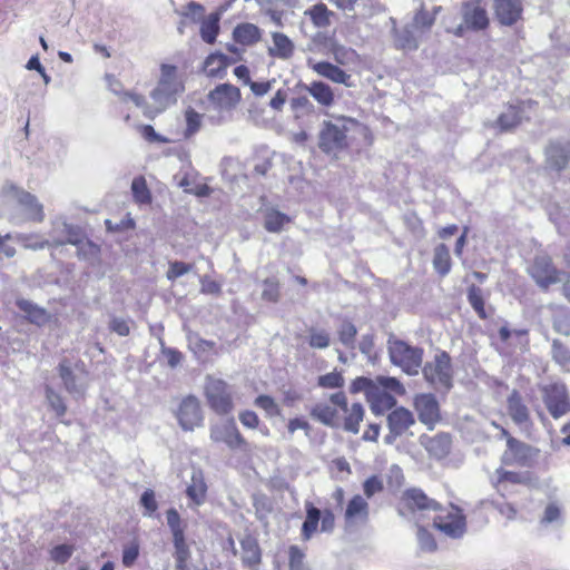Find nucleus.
Here are the masks:
<instances>
[{
    "label": "nucleus",
    "instance_id": "obj_6",
    "mask_svg": "<svg viewBox=\"0 0 570 570\" xmlns=\"http://www.w3.org/2000/svg\"><path fill=\"white\" fill-rule=\"evenodd\" d=\"M438 509L439 503L419 488L404 490L396 502L397 513L405 519H415L419 514Z\"/></svg>",
    "mask_w": 570,
    "mask_h": 570
},
{
    "label": "nucleus",
    "instance_id": "obj_20",
    "mask_svg": "<svg viewBox=\"0 0 570 570\" xmlns=\"http://www.w3.org/2000/svg\"><path fill=\"white\" fill-rule=\"evenodd\" d=\"M483 0H470L463 4L462 18L468 29L473 31L485 30L489 27V17Z\"/></svg>",
    "mask_w": 570,
    "mask_h": 570
},
{
    "label": "nucleus",
    "instance_id": "obj_55",
    "mask_svg": "<svg viewBox=\"0 0 570 570\" xmlns=\"http://www.w3.org/2000/svg\"><path fill=\"white\" fill-rule=\"evenodd\" d=\"M73 550L71 544H58L50 550V558L56 563L63 564L71 558Z\"/></svg>",
    "mask_w": 570,
    "mask_h": 570
},
{
    "label": "nucleus",
    "instance_id": "obj_16",
    "mask_svg": "<svg viewBox=\"0 0 570 570\" xmlns=\"http://www.w3.org/2000/svg\"><path fill=\"white\" fill-rule=\"evenodd\" d=\"M210 439L214 442L225 443L230 450L240 449L243 451H249L248 442L240 434L234 420L222 425L212 426Z\"/></svg>",
    "mask_w": 570,
    "mask_h": 570
},
{
    "label": "nucleus",
    "instance_id": "obj_32",
    "mask_svg": "<svg viewBox=\"0 0 570 570\" xmlns=\"http://www.w3.org/2000/svg\"><path fill=\"white\" fill-rule=\"evenodd\" d=\"M233 37L242 46H253L261 40L262 32L257 26L244 22L235 27Z\"/></svg>",
    "mask_w": 570,
    "mask_h": 570
},
{
    "label": "nucleus",
    "instance_id": "obj_24",
    "mask_svg": "<svg viewBox=\"0 0 570 570\" xmlns=\"http://www.w3.org/2000/svg\"><path fill=\"white\" fill-rule=\"evenodd\" d=\"M9 191L12 194V197L18 202V204H20L26 209L29 219L38 223L43 220L45 214L42 205L32 194L18 189L13 186L9 188Z\"/></svg>",
    "mask_w": 570,
    "mask_h": 570
},
{
    "label": "nucleus",
    "instance_id": "obj_17",
    "mask_svg": "<svg viewBox=\"0 0 570 570\" xmlns=\"http://www.w3.org/2000/svg\"><path fill=\"white\" fill-rule=\"evenodd\" d=\"M343 520L345 528L365 525L370 520V504L361 494H354L346 503Z\"/></svg>",
    "mask_w": 570,
    "mask_h": 570
},
{
    "label": "nucleus",
    "instance_id": "obj_25",
    "mask_svg": "<svg viewBox=\"0 0 570 570\" xmlns=\"http://www.w3.org/2000/svg\"><path fill=\"white\" fill-rule=\"evenodd\" d=\"M507 410L512 421L519 425H532L528 406L518 390H513L507 400Z\"/></svg>",
    "mask_w": 570,
    "mask_h": 570
},
{
    "label": "nucleus",
    "instance_id": "obj_2",
    "mask_svg": "<svg viewBox=\"0 0 570 570\" xmlns=\"http://www.w3.org/2000/svg\"><path fill=\"white\" fill-rule=\"evenodd\" d=\"M184 91V85L178 79L177 67L163 63L157 86L150 92L154 100V112L159 114L177 102V96Z\"/></svg>",
    "mask_w": 570,
    "mask_h": 570
},
{
    "label": "nucleus",
    "instance_id": "obj_5",
    "mask_svg": "<svg viewBox=\"0 0 570 570\" xmlns=\"http://www.w3.org/2000/svg\"><path fill=\"white\" fill-rule=\"evenodd\" d=\"M500 432L501 438L507 441V449L502 453L501 463L507 466H532L539 450L515 439L502 426L500 428Z\"/></svg>",
    "mask_w": 570,
    "mask_h": 570
},
{
    "label": "nucleus",
    "instance_id": "obj_50",
    "mask_svg": "<svg viewBox=\"0 0 570 570\" xmlns=\"http://www.w3.org/2000/svg\"><path fill=\"white\" fill-rule=\"evenodd\" d=\"M186 129L185 137L194 136L202 127V115L196 110L189 108L185 111Z\"/></svg>",
    "mask_w": 570,
    "mask_h": 570
},
{
    "label": "nucleus",
    "instance_id": "obj_22",
    "mask_svg": "<svg viewBox=\"0 0 570 570\" xmlns=\"http://www.w3.org/2000/svg\"><path fill=\"white\" fill-rule=\"evenodd\" d=\"M493 10L500 24L513 26L522 18V0H493Z\"/></svg>",
    "mask_w": 570,
    "mask_h": 570
},
{
    "label": "nucleus",
    "instance_id": "obj_33",
    "mask_svg": "<svg viewBox=\"0 0 570 570\" xmlns=\"http://www.w3.org/2000/svg\"><path fill=\"white\" fill-rule=\"evenodd\" d=\"M273 47L268 49V53L272 57L279 59H289L294 53V43L292 40L282 32H273Z\"/></svg>",
    "mask_w": 570,
    "mask_h": 570
},
{
    "label": "nucleus",
    "instance_id": "obj_48",
    "mask_svg": "<svg viewBox=\"0 0 570 570\" xmlns=\"http://www.w3.org/2000/svg\"><path fill=\"white\" fill-rule=\"evenodd\" d=\"M345 380L341 372L333 371L318 376L317 385L323 389H341L344 386Z\"/></svg>",
    "mask_w": 570,
    "mask_h": 570
},
{
    "label": "nucleus",
    "instance_id": "obj_10",
    "mask_svg": "<svg viewBox=\"0 0 570 570\" xmlns=\"http://www.w3.org/2000/svg\"><path fill=\"white\" fill-rule=\"evenodd\" d=\"M348 128L345 124L338 125L332 121H324L318 134V147L326 154L335 158L338 154L350 147L347 138Z\"/></svg>",
    "mask_w": 570,
    "mask_h": 570
},
{
    "label": "nucleus",
    "instance_id": "obj_42",
    "mask_svg": "<svg viewBox=\"0 0 570 570\" xmlns=\"http://www.w3.org/2000/svg\"><path fill=\"white\" fill-rule=\"evenodd\" d=\"M468 302L476 313L480 320H487L488 313L485 311V301L482 289L476 285H471L468 288Z\"/></svg>",
    "mask_w": 570,
    "mask_h": 570
},
{
    "label": "nucleus",
    "instance_id": "obj_45",
    "mask_svg": "<svg viewBox=\"0 0 570 570\" xmlns=\"http://www.w3.org/2000/svg\"><path fill=\"white\" fill-rule=\"evenodd\" d=\"M59 376L68 392L77 390L76 375L72 372L71 364L67 358L61 360L58 365Z\"/></svg>",
    "mask_w": 570,
    "mask_h": 570
},
{
    "label": "nucleus",
    "instance_id": "obj_62",
    "mask_svg": "<svg viewBox=\"0 0 570 570\" xmlns=\"http://www.w3.org/2000/svg\"><path fill=\"white\" fill-rule=\"evenodd\" d=\"M332 52H333L334 60L338 65H346L357 56L355 50L347 49L342 46L334 47Z\"/></svg>",
    "mask_w": 570,
    "mask_h": 570
},
{
    "label": "nucleus",
    "instance_id": "obj_11",
    "mask_svg": "<svg viewBox=\"0 0 570 570\" xmlns=\"http://www.w3.org/2000/svg\"><path fill=\"white\" fill-rule=\"evenodd\" d=\"M438 513L434 517L433 525L439 531L451 538H460L465 532L466 522L463 511L453 504L442 508L439 504Z\"/></svg>",
    "mask_w": 570,
    "mask_h": 570
},
{
    "label": "nucleus",
    "instance_id": "obj_52",
    "mask_svg": "<svg viewBox=\"0 0 570 570\" xmlns=\"http://www.w3.org/2000/svg\"><path fill=\"white\" fill-rule=\"evenodd\" d=\"M288 568L289 570H306L305 552L297 546L288 548Z\"/></svg>",
    "mask_w": 570,
    "mask_h": 570
},
{
    "label": "nucleus",
    "instance_id": "obj_56",
    "mask_svg": "<svg viewBox=\"0 0 570 570\" xmlns=\"http://www.w3.org/2000/svg\"><path fill=\"white\" fill-rule=\"evenodd\" d=\"M330 471L332 476L336 479H343L344 475H350L352 473L350 463L343 456L332 460Z\"/></svg>",
    "mask_w": 570,
    "mask_h": 570
},
{
    "label": "nucleus",
    "instance_id": "obj_38",
    "mask_svg": "<svg viewBox=\"0 0 570 570\" xmlns=\"http://www.w3.org/2000/svg\"><path fill=\"white\" fill-rule=\"evenodd\" d=\"M289 223L291 217L276 209H269L265 213L264 227L269 233H279Z\"/></svg>",
    "mask_w": 570,
    "mask_h": 570
},
{
    "label": "nucleus",
    "instance_id": "obj_37",
    "mask_svg": "<svg viewBox=\"0 0 570 570\" xmlns=\"http://www.w3.org/2000/svg\"><path fill=\"white\" fill-rule=\"evenodd\" d=\"M433 267L441 277H444L450 273L452 261L449 247L445 244H439L435 246L433 254Z\"/></svg>",
    "mask_w": 570,
    "mask_h": 570
},
{
    "label": "nucleus",
    "instance_id": "obj_51",
    "mask_svg": "<svg viewBox=\"0 0 570 570\" xmlns=\"http://www.w3.org/2000/svg\"><path fill=\"white\" fill-rule=\"evenodd\" d=\"M254 403L257 407L265 411V413L271 417L281 415V409H279L278 404L269 395H266V394L258 395L255 399Z\"/></svg>",
    "mask_w": 570,
    "mask_h": 570
},
{
    "label": "nucleus",
    "instance_id": "obj_14",
    "mask_svg": "<svg viewBox=\"0 0 570 570\" xmlns=\"http://www.w3.org/2000/svg\"><path fill=\"white\" fill-rule=\"evenodd\" d=\"M413 407L417 417L429 430H433L441 421L440 404L432 393L416 394L413 399Z\"/></svg>",
    "mask_w": 570,
    "mask_h": 570
},
{
    "label": "nucleus",
    "instance_id": "obj_61",
    "mask_svg": "<svg viewBox=\"0 0 570 570\" xmlns=\"http://www.w3.org/2000/svg\"><path fill=\"white\" fill-rule=\"evenodd\" d=\"M140 504L145 509V514L151 515L158 509V503L156 501L155 492L151 489H147L142 492L140 497Z\"/></svg>",
    "mask_w": 570,
    "mask_h": 570
},
{
    "label": "nucleus",
    "instance_id": "obj_49",
    "mask_svg": "<svg viewBox=\"0 0 570 570\" xmlns=\"http://www.w3.org/2000/svg\"><path fill=\"white\" fill-rule=\"evenodd\" d=\"M364 498L371 499L375 494H379L384 491V483L380 475L373 474L365 479V481L362 484Z\"/></svg>",
    "mask_w": 570,
    "mask_h": 570
},
{
    "label": "nucleus",
    "instance_id": "obj_59",
    "mask_svg": "<svg viewBox=\"0 0 570 570\" xmlns=\"http://www.w3.org/2000/svg\"><path fill=\"white\" fill-rule=\"evenodd\" d=\"M160 353L166 358L170 367H176L183 361V353L176 348L165 346L164 340H160Z\"/></svg>",
    "mask_w": 570,
    "mask_h": 570
},
{
    "label": "nucleus",
    "instance_id": "obj_40",
    "mask_svg": "<svg viewBox=\"0 0 570 570\" xmlns=\"http://www.w3.org/2000/svg\"><path fill=\"white\" fill-rule=\"evenodd\" d=\"M131 193L134 200L139 205H149L153 200L151 193L147 186L146 178L141 175L132 179Z\"/></svg>",
    "mask_w": 570,
    "mask_h": 570
},
{
    "label": "nucleus",
    "instance_id": "obj_60",
    "mask_svg": "<svg viewBox=\"0 0 570 570\" xmlns=\"http://www.w3.org/2000/svg\"><path fill=\"white\" fill-rule=\"evenodd\" d=\"M139 132L141 137L148 142H159V144H168L170 140L167 137H164L157 134L151 125H141L139 127Z\"/></svg>",
    "mask_w": 570,
    "mask_h": 570
},
{
    "label": "nucleus",
    "instance_id": "obj_19",
    "mask_svg": "<svg viewBox=\"0 0 570 570\" xmlns=\"http://www.w3.org/2000/svg\"><path fill=\"white\" fill-rule=\"evenodd\" d=\"M419 442L429 453L430 458L435 460H442L451 452L452 438L445 432H440L435 435L422 434Z\"/></svg>",
    "mask_w": 570,
    "mask_h": 570
},
{
    "label": "nucleus",
    "instance_id": "obj_12",
    "mask_svg": "<svg viewBox=\"0 0 570 570\" xmlns=\"http://www.w3.org/2000/svg\"><path fill=\"white\" fill-rule=\"evenodd\" d=\"M542 401L553 419L570 412V395L564 383H550L541 387Z\"/></svg>",
    "mask_w": 570,
    "mask_h": 570
},
{
    "label": "nucleus",
    "instance_id": "obj_1",
    "mask_svg": "<svg viewBox=\"0 0 570 570\" xmlns=\"http://www.w3.org/2000/svg\"><path fill=\"white\" fill-rule=\"evenodd\" d=\"M350 393L363 392L371 410L375 414H383L396 404V395H403V384L391 376H376L374 380L365 376L355 377L350 384Z\"/></svg>",
    "mask_w": 570,
    "mask_h": 570
},
{
    "label": "nucleus",
    "instance_id": "obj_27",
    "mask_svg": "<svg viewBox=\"0 0 570 570\" xmlns=\"http://www.w3.org/2000/svg\"><path fill=\"white\" fill-rule=\"evenodd\" d=\"M16 306L24 313L28 322L36 325H43L49 321V314L46 308L38 306L33 302L26 298H18Z\"/></svg>",
    "mask_w": 570,
    "mask_h": 570
},
{
    "label": "nucleus",
    "instance_id": "obj_35",
    "mask_svg": "<svg viewBox=\"0 0 570 570\" xmlns=\"http://www.w3.org/2000/svg\"><path fill=\"white\" fill-rule=\"evenodd\" d=\"M305 16L311 19L314 27L327 28L331 24V18L334 16V12L326 4L320 2L308 8L305 11Z\"/></svg>",
    "mask_w": 570,
    "mask_h": 570
},
{
    "label": "nucleus",
    "instance_id": "obj_41",
    "mask_svg": "<svg viewBox=\"0 0 570 570\" xmlns=\"http://www.w3.org/2000/svg\"><path fill=\"white\" fill-rule=\"evenodd\" d=\"M442 10V7H434L432 12L425 10L422 4L413 17V26L415 29L430 30L435 22L436 14Z\"/></svg>",
    "mask_w": 570,
    "mask_h": 570
},
{
    "label": "nucleus",
    "instance_id": "obj_3",
    "mask_svg": "<svg viewBox=\"0 0 570 570\" xmlns=\"http://www.w3.org/2000/svg\"><path fill=\"white\" fill-rule=\"evenodd\" d=\"M204 396L208 407L217 415L225 416L234 411V395L230 385L218 377L207 376Z\"/></svg>",
    "mask_w": 570,
    "mask_h": 570
},
{
    "label": "nucleus",
    "instance_id": "obj_9",
    "mask_svg": "<svg viewBox=\"0 0 570 570\" xmlns=\"http://www.w3.org/2000/svg\"><path fill=\"white\" fill-rule=\"evenodd\" d=\"M391 362L401 367L406 374L415 375L422 367L423 348L412 346L404 341L396 340L389 346Z\"/></svg>",
    "mask_w": 570,
    "mask_h": 570
},
{
    "label": "nucleus",
    "instance_id": "obj_8",
    "mask_svg": "<svg viewBox=\"0 0 570 570\" xmlns=\"http://www.w3.org/2000/svg\"><path fill=\"white\" fill-rule=\"evenodd\" d=\"M527 272L537 286L544 292L549 291L552 285L559 284L564 275V272L558 268L548 254L534 256Z\"/></svg>",
    "mask_w": 570,
    "mask_h": 570
},
{
    "label": "nucleus",
    "instance_id": "obj_26",
    "mask_svg": "<svg viewBox=\"0 0 570 570\" xmlns=\"http://www.w3.org/2000/svg\"><path fill=\"white\" fill-rule=\"evenodd\" d=\"M415 424L413 413L403 407H396L387 415V425L394 436H401Z\"/></svg>",
    "mask_w": 570,
    "mask_h": 570
},
{
    "label": "nucleus",
    "instance_id": "obj_39",
    "mask_svg": "<svg viewBox=\"0 0 570 570\" xmlns=\"http://www.w3.org/2000/svg\"><path fill=\"white\" fill-rule=\"evenodd\" d=\"M219 33V16L217 13H210L200 24L202 39L209 45L216 41Z\"/></svg>",
    "mask_w": 570,
    "mask_h": 570
},
{
    "label": "nucleus",
    "instance_id": "obj_21",
    "mask_svg": "<svg viewBox=\"0 0 570 570\" xmlns=\"http://www.w3.org/2000/svg\"><path fill=\"white\" fill-rule=\"evenodd\" d=\"M209 101L219 109H232L242 99L240 90L232 83H220L208 94Z\"/></svg>",
    "mask_w": 570,
    "mask_h": 570
},
{
    "label": "nucleus",
    "instance_id": "obj_43",
    "mask_svg": "<svg viewBox=\"0 0 570 570\" xmlns=\"http://www.w3.org/2000/svg\"><path fill=\"white\" fill-rule=\"evenodd\" d=\"M549 163L558 170L563 169L569 160V155L559 142H552L547 149Z\"/></svg>",
    "mask_w": 570,
    "mask_h": 570
},
{
    "label": "nucleus",
    "instance_id": "obj_58",
    "mask_svg": "<svg viewBox=\"0 0 570 570\" xmlns=\"http://www.w3.org/2000/svg\"><path fill=\"white\" fill-rule=\"evenodd\" d=\"M139 557V543L137 541H132L129 544L124 547L122 550V564L126 568H130L135 564L136 560Z\"/></svg>",
    "mask_w": 570,
    "mask_h": 570
},
{
    "label": "nucleus",
    "instance_id": "obj_13",
    "mask_svg": "<svg viewBox=\"0 0 570 570\" xmlns=\"http://www.w3.org/2000/svg\"><path fill=\"white\" fill-rule=\"evenodd\" d=\"M306 518L302 525V538L309 540L317 531L318 523L321 522V531L332 532L335 527V514L331 509L321 511L313 503L305 504Z\"/></svg>",
    "mask_w": 570,
    "mask_h": 570
},
{
    "label": "nucleus",
    "instance_id": "obj_31",
    "mask_svg": "<svg viewBox=\"0 0 570 570\" xmlns=\"http://www.w3.org/2000/svg\"><path fill=\"white\" fill-rule=\"evenodd\" d=\"M338 407L334 404L317 403L311 410L313 419L328 426H336L340 423Z\"/></svg>",
    "mask_w": 570,
    "mask_h": 570
},
{
    "label": "nucleus",
    "instance_id": "obj_63",
    "mask_svg": "<svg viewBox=\"0 0 570 570\" xmlns=\"http://www.w3.org/2000/svg\"><path fill=\"white\" fill-rule=\"evenodd\" d=\"M239 421L242 424L249 429H256L259 424L258 415L250 410H245L239 413Z\"/></svg>",
    "mask_w": 570,
    "mask_h": 570
},
{
    "label": "nucleus",
    "instance_id": "obj_28",
    "mask_svg": "<svg viewBox=\"0 0 570 570\" xmlns=\"http://www.w3.org/2000/svg\"><path fill=\"white\" fill-rule=\"evenodd\" d=\"M230 63V59L222 53L214 52L207 56L204 61V71L210 78H223Z\"/></svg>",
    "mask_w": 570,
    "mask_h": 570
},
{
    "label": "nucleus",
    "instance_id": "obj_30",
    "mask_svg": "<svg viewBox=\"0 0 570 570\" xmlns=\"http://www.w3.org/2000/svg\"><path fill=\"white\" fill-rule=\"evenodd\" d=\"M242 561L248 568H256L262 562V550L255 538L246 537L240 541Z\"/></svg>",
    "mask_w": 570,
    "mask_h": 570
},
{
    "label": "nucleus",
    "instance_id": "obj_54",
    "mask_svg": "<svg viewBox=\"0 0 570 570\" xmlns=\"http://www.w3.org/2000/svg\"><path fill=\"white\" fill-rule=\"evenodd\" d=\"M497 475V485L504 484V483H511V484H521L525 481L524 476L514 471H508L503 468H499L495 470Z\"/></svg>",
    "mask_w": 570,
    "mask_h": 570
},
{
    "label": "nucleus",
    "instance_id": "obj_23",
    "mask_svg": "<svg viewBox=\"0 0 570 570\" xmlns=\"http://www.w3.org/2000/svg\"><path fill=\"white\" fill-rule=\"evenodd\" d=\"M307 63L308 67L320 77H323L334 83H341L346 87L352 86L351 75L340 68L337 65L328 61H312L311 59Z\"/></svg>",
    "mask_w": 570,
    "mask_h": 570
},
{
    "label": "nucleus",
    "instance_id": "obj_44",
    "mask_svg": "<svg viewBox=\"0 0 570 570\" xmlns=\"http://www.w3.org/2000/svg\"><path fill=\"white\" fill-rule=\"evenodd\" d=\"M262 299L267 303H277L281 299V283L276 277L263 281Z\"/></svg>",
    "mask_w": 570,
    "mask_h": 570
},
{
    "label": "nucleus",
    "instance_id": "obj_4",
    "mask_svg": "<svg viewBox=\"0 0 570 570\" xmlns=\"http://www.w3.org/2000/svg\"><path fill=\"white\" fill-rule=\"evenodd\" d=\"M166 520L173 535L174 558L177 570H187L191 557L189 544L186 539V523L175 508L166 511Z\"/></svg>",
    "mask_w": 570,
    "mask_h": 570
},
{
    "label": "nucleus",
    "instance_id": "obj_47",
    "mask_svg": "<svg viewBox=\"0 0 570 570\" xmlns=\"http://www.w3.org/2000/svg\"><path fill=\"white\" fill-rule=\"evenodd\" d=\"M337 335L344 346L353 347L357 335L356 326L350 321H344L338 327Z\"/></svg>",
    "mask_w": 570,
    "mask_h": 570
},
{
    "label": "nucleus",
    "instance_id": "obj_29",
    "mask_svg": "<svg viewBox=\"0 0 570 570\" xmlns=\"http://www.w3.org/2000/svg\"><path fill=\"white\" fill-rule=\"evenodd\" d=\"M522 101L518 105H509L507 110L497 118V126L501 131H509L518 127L522 121Z\"/></svg>",
    "mask_w": 570,
    "mask_h": 570
},
{
    "label": "nucleus",
    "instance_id": "obj_53",
    "mask_svg": "<svg viewBox=\"0 0 570 570\" xmlns=\"http://www.w3.org/2000/svg\"><path fill=\"white\" fill-rule=\"evenodd\" d=\"M46 397L51 410L56 413L57 416H63L66 414L67 406L60 394L56 393L51 387L47 386Z\"/></svg>",
    "mask_w": 570,
    "mask_h": 570
},
{
    "label": "nucleus",
    "instance_id": "obj_57",
    "mask_svg": "<svg viewBox=\"0 0 570 570\" xmlns=\"http://www.w3.org/2000/svg\"><path fill=\"white\" fill-rule=\"evenodd\" d=\"M193 268V264L175 261L169 263V268L166 273V276L169 281H175L178 277L189 273Z\"/></svg>",
    "mask_w": 570,
    "mask_h": 570
},
{
    "label": "nucleus",
    "instance_id": "obj_36",
    "mask_svg": "<svg viewBox=\"0 0 570 570\" xmlns=\"http://www.w3.org/2000/svg\"><path fill=\"white\" fill-rule=\"evenodd\" d=\"M307 91L322 106L330 107L334 104V92L330 85L323 81H313Z\"/></svg>",
    "mask_w": 570,
    "mask_h": 570
},
{
    "label": "nucleus",
    "instance_id": "obj_15",
    "mask_svg": "<svg viewBox=\"0 0 570 570\" xmlns=\"http://www.w3.org/2000/svg\"><path fill=\"white\" fill-rule=\"evenodd\" d=\"M330 403L336 405L344 412V429L351 433H358L360 424L364 419V406L356 402L348 406L347 397L344 392H336L331 394Z\"/></svg>",
    "mask_w": 570,
    "mask_h": 570
},
{
    "label": "nucleus",
    "instance_id": "obj_46",
    "mask_svg": "<svg viewBox=\"0 0 570 570\" xmlns=\"http://www.w3.org/2000/svg\"><path fill=\"white\" fill-rule=\"evenodd\" d=\"M331 344L330 333L323 328L311 327L308 330V345L311 348L323 350Z\"/></svg>",
    "mask_w": 570,
    "mask_h": 570
},
{
    "label": "nucleus",
    "instance_id": "obj_64",
    "mask_svg": "<svg viewBox=\"0 0 570 570\" xmlns=\"http://www.w3.org/2000/svg\"><path fill=\"white\" fill-rule=\"evenodd\" d=\"M563 262L566 267L569 269V277L563 284V294L567 298L570 299V246L567 248V252L563 255Z\"/></svg>",
    "mask_w": 570,
    "mask_h": 570
},
{
    "label": "nucleus",
    "instance_id": "obj_34",
    "mask_svg": "<svg viewBox=\"0 0 570 570\" xmlns=\"http://www.w3.org/2000/svg\"><path fill=\"white\" fill-rule=\"evenodd\" d=\"M186 494L195 505H202L206 501L207 484L202 472L193 473Z\"/></svg>",
    "mask_w": 570,
    "mask_h": 570
},
{
    "label": "nucleus",
    "instance_id": "obj_18",
    "mask_svg": "<svg viewBox=\"0 0 570 570\" xmlns=\"http://www.w3.org/2000/svg\"><path fill=\"white\" fill-rule=\"evenodd\" d=\"M177 419L180 426L186 431H191L203 423V411L196 396H186L177 411Z\"/></svg>",
    "mask_w": 570,
    "mask_h": 570
},
{
    "label": "nucleus",
    "instance_id": "obj_7",
    "mask_svg": "<svg viewBox=\"0 0 570 570\" xmlns=\"http://www.w3.org/2000/svg\"><path fill=\"white\" fill-rule=\"evenodd\" d=\"M423 376L435 390L449 391L452 387L453 368L448 352L441 351L423 366Z\"/></svg>",
    "mask_w": 570,
    "mask_h": 570
}]
</instances>
